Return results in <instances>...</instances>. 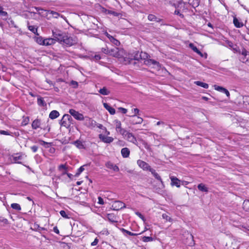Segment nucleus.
Wrapping results in <instances>:
<instances>
[{
	"label": "nucleus",
	"mask_w": 249,
	"mask_h": 249,
	"mask_svg": "<svg viewBox=\"0 0 249 249\" xmlns=\"http://www.w3.org/2000/svg\"><path fill=\"white\" fill-rule=\"evenodd\" d=\"M137 164L140 167H141L144 170H148L150 171V170L152 169L148 163L142 160H138L137 161Z\"/></svg>",
	"instance_id": "nucleus-10"
},
{
	"label": "nucleus",
	"mask_w": 249,
	"mask_h": 249,
	"mask_svg": "<svg viewBox=\"0 0 249 249\" xmlns=\"http://www.w3.org/2000/svg\"><path fill=\"white\" fill-rule=\"evenodd\" d=\"M244 103L246 107L249 109V97H247L244 99Z\"/></svg>",
	"instance_id": "nucleus-44"
},
{
	"label": "nucleus",
	"mask_w": 249,
	"mask_h": 249,
	"mask_svg": "<svg viewBox=\"0 0 249 249\" xmlns=\"http://www.w3.org/2000/svg\"><path fill=\"white\" fill-rule=\"evenodd\" d=\"M60 40V43L65 44L69 46H71L75 44L77 42V40L75 38L69 36L65 35L64 37L59 38Z\"/></svg>",
	"instance_id": "nucleus-2"
},
{
	"label": "nucleus",
	"mask_w": 249,
	"mask_h": 249,
	"mask_svg": "<svg viewBox=\"0 0 249 249\" xmlns=\"http://www.w3.org/2000/svg\"><path fill=\"white\" fill-rule=\"evenodd\" d=\"M190 46L191 47V48L192 49V50L195 52H196V53H197V54H200V55H202L201 54V53L200 52V51L196 48V46H194L192 44H190Z\"/></svg>",
	"instance_id": "nucleus-39"
},
{
	"label": "nucleus",
	"mask_w": 249,
	"mask_h": 249,
	"mask_svg": "<svg viewBox=\"0 0 249 249\" xmlns=\"http://www.w3.org/2000/svg\"><path fill=\"white\" fill-rule=\"evenodd\" d=\"M108 13L112 14L113 15H114L115 16H117L118 15V14L114 11H110L108 12Z\"/></svg>",
	"instance_id": "nucleus-60"
},
{
	"label": "nucleus",
	"mask_w": 249,
	"mask_h": 249,
	"mask_svg": "<svg viewBox=\"0 0 249 249\" xmlns=\"http://www.w3.org/2000/svg\"><path fill=\"white\" fill-rule=\"evenodd\" d=\"M0 221L4 223H7L8 222L7 219L4 218H2L1 219H0Z\"/></svg>",
	"instance_id": "nucleus-63"
},
{
	"label": "nucleus",
	"mask_w": 249,
	"mask_h": 249,
	"mask_svg": "<svg viewBox=\"0 0 249 249\" xmlns=\"http://www.w3.org/2000/svg\"><path fill=\"white\" fill-rule=\"evenodd\" d=\"M60 214L62 217H63L64 218H69L68 215L67 214V213L65 211H63V210L61 211L60 212Z\"/></svg>",
	"instance_id": "nucleus-48"
},
{
	"label": "nucleus",
	"mask_w": 249,
	"mask_h": 249,
	"mask_svg": "<svg viewBox=\"0 0 249 249\" xmlns=\"http://www.w3.org/2000/svg\"><path fill=\"white\" fill-rule=\"evenodd\" d=\"M113 124L117 132H119L121 135H124V133H125L126 130L122 127V124L119 120H115L113 121Z\"/></svg>",
	"instance_id": "nucleus-4"
},
{
	"label": "nucleus",
	"mask_w": 249,
	"mask_h": 249,
	"mask_svg": "<svg viewBox=\"0 0 249 249\" xmlns=\"http://www.w3.org/2000/svg\"><path fill=\"white\" fill-rule=\"evenodd\" d=\"M44 39L42 37L39 36L36 38V41L38 44L43 45Z\"/></svg>",
	"instance_id": "nucleus-37"
},
{
	"label": "nucleus",
	"mask_w": 249,
	"mask_h": 249,
	"mask_svg": "<svg viewBox=\"0 0 249 249\" xmlns=\"http://www.w3.org/2000/svg\"><path fill=\"white\" fill-rule=\"evenodd\" d=\"M121 152L122 156L124 158H128L129 156L130 150L127 147L122 148Z\"/></svg>",
	"instance_id": "nucleus-18"
},
{
	"label": "nucleus",
	"mask_w": 249,
	"mask_h": 249,
	"mask_svg": "<svg viewBox=\"0 0 249 249\" xmlns=\"http://www.w3.org/2000/svg\"><path fill=\"white\" fill-rule=\"evenodd\" d=\"M106 166L107 168L112 169L115 172H118L119 171V167L116 165L111 162H108L106 163Z\"/></svg>",
	"instance_id": "nucleus-16"
},
{
	"label": "nucleus",
	"mask_w": 249,
	"mask_h": 249,
	"mask_svg": "<svg viewBox=\"0 0 249 249\" xmlns=\"http://www.w3.org/2000/svg\"><path fill=\"white\" fill-rule=\"evenodd\" d=\"M194 83L195 84H196V85H197L198 86H200V87H201L202 88H204L205 89H208L209 88V85H208V84L205 83H203L202 82L195 81L194 82Z\"/></svg>",
	"instance_id": "nucleus-27"
},
{
	"label": "nucleus",
	"mask_w": 249,
	"mask_h": 249,
	"mask_svg": "<svg viewBox=\"0 0 249 249\" xmlns=\"http://www.w3.org/2000/svg\"><path fill=\"white\" fill-rule=\"evenodd\" d=\"M170 178L171 182V185L172 186H176L179 188L180 186V180H179L177 178L174 176H170Z\"/></svg>",
	"instance_id": "nucleus-13"
},
{
	"label": "nucleus",
	"mask_w": 249,
	"mask_h": 249,
	"mask_svg": "<svg viewBox=\"0 0 249 249\" xmlns=\"http://www.w3.org/2000/svg\"><path fill=\"white\" fill-rule=\"evenodd\" d=\"M53 231L57 233V234H59V230L58 229L57 227H54L53 229Z\"/></svg>",
	"instance_id": "nucleus-58"
},
{
	"label": "nucleus",
	"mask_w": 249,
	"mask_h": 249,
	"mask_svg": "<svg viewBox=\"0 0 249 249\" xmlns=\"http://www.w3.org/2000/svg\"><path fill=\"white\" fill-rule=\"evenodd\" d=\"M190 4L192 5L193 7H196L199 4V0H189Z\"/></svg>",
	"instance_id": "nucleus-31"
},
{
	"label": "nucleus",
	"mask_w": 249,
	"mask_h": 249,
	"mask_svg": "<svg viewBox=\"0 0 249 249\" xmlns=\"http://www.w3.org/2000/svg\"><path fill=\"white\" fill-rule=\"evenodd\" d=\"M150 172H151V173L152 174V175L154 176V177L157 179L158 180H159L160 183H161V186L162 188H164V183L162 181V179L161 178V177L159 175V174L156 172V171L153 169H151L150 171Z\"/></svg>",
	"instance_id": "nucleus-15"
},
{
	"label": "nucleus",
	"mask_w": 249,
	"mask_h": 249,
	"mask_svg": "<svg viewBox=\"0 0 249 249\" xmlns=\"http://www.w3.org/2000/svg\"><path fill=\"white\" fill-rule=\"evenodd\" d=\"M98 239L96 238L91 243V246H95L98 244Z\"/></svg>",
	"instance_id": "nucleus-55"
},
{
	"label": "nucleus",
	"mask_w": 249,
	"mask_h": 249,
	"mask_svg": "<svg viewBox=\"0 0 249 249\" xmlns=\"http://www.w3.org/2000/svg\"><path fill=\"white\" fill-rule=\"evenodd\" d=\"M175 14L179 15L180 17H183V15L180 14L178 10H176L175 11Z\"/></svg>",
	"instance_id": "nucleus-61"
},
{
	"label": "nucleus",
	"mask_w": 249,
	"mask_h": 249,
	"mask_svg": "<svg viewBox=\"0 0 249 249\" xmlns=\"http://www.w3.org/2000/svg\"><path fill=\"white\" fill-rule=\"evenodd\" d=\"M243 209L246 211H249V200H245L243 204Z\"/></svg>",
	"instance_id": "nucleus-32"
},
{
	"label": "nucleus",
	"mask_w": 249,
	"mask_h": 249,
	"mask_svg": "<svg viewBox=\"0 0 249 249\" xmlns=\"http://www.w3.org/2000/svg\"><path fill=\"white\" fill-rule=\"evenodd\" d=\"M70 119H71V117L69 115L65 114L63 115L60 122L61 125L66 126L68 125L67 121H69Z\"/></svg>",
	"instance_id": "nucleus-14"
},
{
	"label": "nucleus",
	"mask_w": 249,
	"mask_h": 249,
	"mask_svg": "<svg viewBox=\"0 0 249 249\" xmlns=\"http://www.w3.org/2000/svg\"><path fill=\"white\" fill-rule=\"evenodd\" d=\"M122 135L131 142L136 143L137 142L136 138L135 137L134 135L132 133L129 132L126 130H125V133H124V135Z\"/></svg>",
	"instance_id": "nucleus-5"
},
{
	"label": "nucleus",
	"mask_w": 249,
	"mask_h": 249,
	"mask_svg": "<svg viewBox=\"0 0 249 249\" xmlns=\"http://www.w3.org/2000/svg\"><path fill=\"white\" fill-rule=\"evenodd\" d=\"M110 55L122 59L123 62L126 64L130 62L129 58L125 51L123 49L115 48L110 50Z\"/></svg>",
	"instance_id": "nucleus-1"
},
{
	"label": "nucleus",
	"mask_w": 249,
	"mask_h": 249,
	"mask_svg": "<svg viewBox=\"0 0 249 249\" xmlns=\"http://www.w3.org/2000/svg\"><path fill=\"white\" fill-rule=\"evenodd\" d=\"M84 165L82 166L78 169L77 173L75 175L76 176H78L84 170Z\"/></svg>",
	"instance_id": "nucleus-43"
},
{
	"label": "nucleus",
	"mask_w": 249,
	"mask_h": 249,
	"mask_svg": "<svg viewBox=\"0 0 249 249\" xmlns=\"http://www.w3.org/2000/svg\"><path fill=\"white\" fill-rule=\"evenodd\" d=\"M23 159V155L21 154H17L13 157V160L15 162L21 163V160Z\"/></svg>",
	"instance_id": "nucleus-21"
},
{
	"label": "nucleus",
	"mask_w": 249,
	"mask_h": 249,
	"mask_svg": "<svg viewBox=\"0 0 249 249\" xmlns=\"http://www.w3.org/2000/svg\"><path fill=\"white\" fill-rule=\"evenodd\" d=\"M53 36L58 41L60 42L59 38L64 37L65 35L61 33L60 32H53Z\"/></svg>",
	"instance_id": "nucleus-20"
},
{
	"label": "nucleus",
	"mask_w": 249,
	"mask_h": 249,
	"mask_svg": "<svg viewBox=\"0 0 249 249\" xmlns=\"http://www.w3.org/2000/svg\"><path fill=\"white\" fill-rule=\"evenodd\" d=\"M58 169L59 171H63V170H67V167L66 164L60 165L58 166Z\"/></svg>",
	"instance_id": "nucleus-41"
},
{
	"label": "nucleus",
	"mask_w": 249,
	"mask_h": 249,
	"mask_svg": "<svg viewBox=\"0 0 249 249\" xmlns=\"http://www.w3.org/2000/svg\"><path fill=\"white\" fill-rule=\"evenodd\" d=\"M118 109L121 111L123 114H125L127 112V110L126 108L120 107L118 108Z\"/></svg>",
	"instance_id": "nucleus-51"
},
{
	"label": "nucleus",
	"mask_w": 249,
	"mask_h": 249,
	"mask_svg": "<svg viewBox=\"0 0 249 249\" xmlns=\"http://www.w3.org/2000/svg\"><path fill=\"white\" fill-rule=\"evenodd\" d=\"M112 207L114 210L118 211L125 208V205L122 201H115L113 203Z\"/></svg>",
	"instance_id": "nucleus-7"
},
{
	"label": "nucleus",
	"mask_w": 249,
	"mask_h": 249,
	"mask_svg": "<svg viewBox=\"0 0 249 249\" xmlns=\"http://www.w3.org/2000/svg\"><path fill=\"white\" fill-rule=\"evenodd\" d=\"M122 231L124 232H125L127 234L130 235V236H135L137 235L136 233H133V232H131L128 231H127L124 229H122Z\"/></svg>",
	"instance_id": "nucleus-46"
},
{
	"label": "nucleus",
	"mask_w": 249,
	"mask_h": 249,
	"mask_svg": "<svg viewBox=\"0 0 249 249\" xmlns=\"http://www.w3.org/2000/svg\"><path fill=\"white\" fill-rule=\"evenodd\" d=\"M99 138L103 142L107 143H110L114 140V139L112 137L106 136L103 134L99 135Z\"/></svg>",
	"instance_id": "nucleus-11"
},
{
	"label": "nucleus",
	"mask_w": 249,
	"mask_h": 249,
	"mask_svg": "<svg viewBox=\"0 0 249 249\" xmlns=\"http://www.w3.org/2000/svg\"><path fill=\"white\" fill-rule=\"evenodd\" d=\"M0 15H1V16H5L7 15V12H6L5 11H2L1 13H0Z\"/></svg>",
	"instance_id": "nucleus-64"
},
{
	"label": "nucleus",
	"mask_w": 249,
	"mask_h": 249,
	"mask_svg": "<svg viewBox=\"0 0 249 249\" xmlns=\"http://www.w3.org/2000/svg\"><path fill=\"white\" fill-rule=\"evenodd\" d=\"M107 218L111 222H117L116 217L114 214L109 213L107 215Z\"/></svg>",
	"instance_id": "nucleus-24"
},
{
	"label": "nucleus",
	"mask_w": 249,
	"mask_h": 249,
	"mask_svg": "<svg viewBox=\"0 0 249 249\" xmlns=\"http://www.w3.org/2000/svg\"><path fill=\"white\" fill-rule=\"evenodd\" d=\"M146 65L149 66H152L153 68L159 70L160 65L159 62L153 59H148L145 61Z\"/></svg>",
	"instance_id": "nucleus-9"
},
{
	"label": "nucleus",
	"mask_w": 249,
	"mask_h": 249,
	"mask_svg": "<svg viewBox=\"0 0 249 249\" xmlns=\"http://www.w3.org/2000/svg\"><path fill=\"white\" fill-rule=\"evenodd\" d=\"M40 143L42 145H45L46 144H49V143H48L47 142H44L43 141H40Z\"/></svg>",
	"instance_id": "nucleus-59"
},
{
	"label": "nucleus",
	"mask_w": 249,
	"mask_h": 249,
	"mask_svg": "<svg viewBox=\"0 0 249 249\" xmlns=\"http://www.w3.org/2000/svg\"><path fill=\"white\" fill-rule=\"evenodd\" d=\"M69 112L76 120H77L79 121H83L85 119V118L82 114L79 113V112L76 111L75 110H74L73 109H70Z\"/></svg>",
	"instance_id": "nucleus-3"
},
{
	"label": "nucleus",
	"mask_w": 249,
	"mask_h": 249,
	"mask_svg": "<svg viewBox=\"0 0 249 249\" xmlns=\"http://www.w3.org/2000/svg\"><path fill=\"white\" fill-rule=\"evenodd\" d=\"M28 29L30 31H32L34 33L37 32V28L34 26L30 25L28 26Z\"/></svg>",
	"instance_id": "nucleus-42"
},
{
	"label": "nucleus",
	"mask_w": 249,
	"mask_h": 249,
	"mask_svg": "<svg viewBox=\"0 0 249 249\" xmlns=\"http://www.w3.org/2000/svg\"><path fill=\"white\" fill-rule=\"evenodd\" d=\"M102 51L105 54H110V50H108L107 47L103 48L102 49Z\"/></svg>",
	"instance_id": "nucleus-45"
},
{
	"label": "nucleus",
	"mask_w": 249,
	"mask_h": 249,
	"mask_svg": "<svg viewBox=\"0 0 249 249\" xmlns=\"http://www.w3.org/2000/svg\"><path fill=\"white\" fill-rule=\"evenodd\" d=\"M85 125L89 128H93L97 125V123L91 118L86 117Z\"/></svg>",
	"instance_id": "nucleus-8"
},
{
	"label": "nucleus",
	"mask_w": 249,
	"mask_h": 249,
	"mask_svg": "<svg viewBox=\"0 0 249 249\" xmlns=\"http://www.w3.org/2000/svg\"><path fill=\"white\" fill-rule=\"evenodd\" d=\"M110 42L116 46H118L120 44L119 41L114 38H112V40L110 41Z\"/></svg>",
	"instance_id": "nucleus-40"
},
{
	"label": "nucleus",
	"mask_w": 249,
	"mask_h": 249,
	"mask_svg": "<svg viewBox=\"0 0 249 249\" xmlns=\"http://www.w3.org/2000/svg\"><path fill=\"white\" fill-rule=\"evenodd\" d=\"M55 43V40L52 38H48L44 39L43 45L49 46L54 44Z\"/></svg>",
	"instance_id": "nucleus-17"
},
{
	"label": "nucleus",
	"mask_w": 249,
	"mask_h": 249,
	"mask_svg": "<svg viewBox=\"0 0 249 249\" xmlns=\"http://www.w3.org/2000/svg\"><path fill=\"white\" fill-rule=\"evenodd\" d=\"M37 103L39 105H44V100L42 98L38 99Z\"/></svg>",
	"instance_id": "nucleus-54"
},
{
	"label": "nucleus",
	"mask_w": 249,
	"mask_h": 249,
	"mask_svg": "<svg viewBox=\"0 0 249 249\" xmlns=\"http://www.w3.org/2000/svg\"><path fill=\"white\" fill-rule=\"evenodd\" d=\"M38 10H37V11L40 14L42 13V12L44 11L46 12L47 15L51 14L54 18H58L60 16L59 14L56 12H54L53 11H49V10L46 11V10H44L41 8H38Z\"/></svg>",
	"instance_id": "nucleus-12"
},
{
	"label": "nucleus",
	"mask_w": 249,
	"mask_h": 249,
	"mask_svg": "<svg viewBox=\"0 0 249 249\" xmlns=\"http://www.w3.org/2000/svg\"><path fill=\"white\" fill-rule=\"evenodd\" d=\"M98 204H101V205H103L104 204V200L101 197L99 196L98 197Z\"/></svg>",
	"instance_id": "nucleus-52"
},
{
	"label": "nucleus",
	"mask_w": 249,
	"mask_h": 249,
	"mask_svg": "<svg viewBox=\"0 0 249 249\" xmlns=\"http://www.w3.org/2000/svg\"><path fill=\"white\" fill-rule=\"evenodd\" d=\"M148 19L150 21H159L158 18L154 15L150 14L148 16Z\"/></svg>",
	"instance_id": "nucleus-36"
},
{
	"label": "nucleus",
	"mask_w": 249,
	"mask_h": 249,
	"mask_svg": "<svg viewBox=\"0 0 249 249\" xmlns=\"http://www.w3.org/2000/svg\"><path fill=\"white\" fill-rule=\"evenodd\" d=\"M240 60L242 62L249 65V53L248 54V57L246 56V57H244L243 56H242L240 57Z\"/></svg>",
	"instance_id": "nucleus-33"
},
{
	"label": "nucleus",
	"mask_w": 249,
	"mask_h": 249,
	"mask_svg": "<svg viewBox=\"0 0 249 249\" xmlns=\"http://www.w3.org/2000/svg\"><path fill=\"white\" fill-rule=\"evenodd\" d=\"M129 123L131 124L135 125L141 124L143 122V119L141 117L136 115L135 117H130Z\"/></svg>",
	"instance_id": "nucleus-6"
},
{
	"label": "nucleus",
	"mask_w": 249,
	"mask_h": 249,
	"mask_svg": "<svg viewBox=\"0 0 249 249\" xmlns=\"http://www.w3.org/2000/svg\"><path fill=\"white\" fill-rule=\"evenodd\" d=\"M223 88H223L222 87L218 86H216V85L214 86V89H215L217 91H220V92H221L222 90H223Z\"/></svg>",
	"instance_id": "nucleus-49"
},
{
	"label": "nucleus",
	"mask_w": 249,
	"mask_h": 249,
	"mask_svg": "<svg viewBox=\"0 0 249 249\" xmlns=\"http://www.w3.org/2000/svg\"><path fill=\"white\" fill-rule=\"evenodd\" d=\"M222 92H223L228 97H230V92L227 89H226L225 88H223V90H222L221 91Z\"/></svg>",
	"instance_id": "nucleus-50"
},
{
	"label": "nucleus",
	"mask_w": 249,
	"mask_h": 249,
	"mask_svg": "<svg viewBox=\"0 0 249 249\" xmlns=\"http://www.w3.org/2000/svg\"><path fill=\"white\" fill-rule=\"evenodd\" d=\"M233 24L235 25V26L237 28H240L243 26V23L242 22H240L239 20L236 18H233Z\"/></svg>",
	"instance_id": "nucleus-25"
},
{
	"label": "nucleus",
	"mask_w": 249,
	"mask_h": 249,
	"mask_svg": "<svg viewBox=\"0 0 249 249\" xmlns=\"http://www.w3.org/2000/svg\"><path fill=\"white\" fill-rule=\"evenodd\" d=\"M103 105L105 108L108 110L110 114L113 115L115 113V110L114 108L111 107L107 103H104Z\"/></svg>",
	"instance_id": "nucleus-22"
},
{
	"label": "nucleus",
	"mask_w": 249,
	"mask_h": 249,
	"mask_svg": "<svg viewBox=\"0 0 249 249\" xmlns=\"http://www.w3.org/2000/svg\"><path fill=\"white\" fill-rule=\"evenodd\" d=\"M131 115H129V117H135L136 115H139L140 110L137 108H134L131 109Z\"/></svg>",
	"instance_id": "nucleus-29"
},
{
	"label": "nucleus",
	"mask_w": 249,
	"mask_h": 249,
	"mask_svg": "<svg viewBox=\"0 0 249 249\" xmlns=\"http://www.w3.org/2000/svg\"><path fill=\"white\" fill-rule=\"evenodd\" d=\"M11 207L13 209H15V210H16L18 211L21 210V207L19 205V204H18V203H12L11 205Z\"/></svg>",
	"instance_id": "nucleus-34"
},
{
	"label": "nucleus",
	"mask_w": 249,
	"mask_h": 249,
	"mask_svg": "<svg viewBox=\"0 0 249 249\" xmlns=\"http://www.w3.org/2000/svg\"><path fill=\"white\" fill-rule=\"evenodd\" d=\"M197 188L199 190L204 192H207L208 191V189L207 187L203 183H200L198 185Z\"/></svg>",
	"instance_id": "nucleus-26"
},
{
	"label": "nucleus",
	"mask_w": 249,
	"mask_h": 249,
	"mask_svg": "<svg viewBox=\"0 0 249 249\" xmlns=\"http://www.w3.org/2000/svg\"><path fill=\"white\" fill-rule=\"evenodd\" d=\"M40 120L36 119L33 122L32 124V127L34 129H36L40 127Z\"/></svg>",
	"instance_id": "nucleus-19"
},
{
	"label": "nucleus",
	"mask_w": 249,
	"mask_h": 249,
	"mask_svg": "<svg viewBox=\"0 0 249 249\" xmlns=\"http://www.w3.org/2000/svg\"><path fill=\"white\" fill-rule=\"evenodd\" d=\"M30 121V118L29 117H25L23 116L22 121L21 122V125L22 126H25L28 124Z\"/></svg>",
	"instance_id": "nucleus-30"
},
{
	"label": "nucleus",
	"mask_w": 249,
	"mask_h": 249,
	"mask_svg": "<svg viewBox=\"0 0 249 249\" xmlns=\"http://www.w3.org/2000/svg\"><path fill=\"white\" fill-rule=\"evenodd\" d=\"M152 238L151 237H149V236H144L143 237V242H149V241H152Z\"/></svg>",
	"instance_id": "nucleus-47"
},
{
	"label": "nucleus",
	"mask_w": 249,
	"mask_h": 249,
	"mask_svg": "<svg viewBox=\"0 0 249 249\" xmlns=\"http://www.w3.org/2000/svg\"><path fill=\"white\" fill-rule=\"evenodd\" d=\"M162 217L163 219L166 220V221H172V218L167 213H163L162 215Z\"/></svg>",
	"instance_id": "nucleus-38"
},
{
	"label": "nucleus",
	"mask_w": 249,
	"mask_h": 249,
	"mask_svg": "<svg viewBox=\"0 0 249 249\" xmlns=\"http://www.w3.org/2000/svg\"><path fill=\"white\" fill-rule=\"evenodd\" d=\"M136 214L139 216L141 218H142V220L144 219V217L143 216V215L140 213L139 212H137L136 213Z\"/></svg>",
	"instance_id": "nucleus-62"
},
{
	"label": "nucleus",
	"mask_w": 249,
	"mask_h": 249,
	"mask_svg": "<svg viewBox=\"0 0 249 249\" xmlns=\"http://www.w3.org/2000/svg\"><path fill=\"white\" fill-rule=\"evenodd\" d=\"M99 92L104 95H108L109 93V91L107 90V89L105 88H103V89H100Z\"/></svg>",
	"instance_id": "nucleus-35"
},
{
	"label": "nucleus",
	"mask_w": 249,
	"mask_h": 249,
	"mask_svg": "<svg viewBox=\"0 0 249 249\" xmlns=\"http://www.w3.org/2000/svg\"><path fill=\"white\" fill-rule=\"evenodd\" d=\"M74 145L79 149H84L85 148V146L83 144L82 142L80 141L77 140L74 142Z\"/></svg>",
	"instance_id": "nucleus-28"
},
{
	"label": "nucleus",
	"mask_w": 249,
	"mask_h": 249,
	"mask_svg": "<svg viewBox=\"0 0 249 249\" xmlns=\"http://www.w3.org/2000/svg\"><path fill=\"white\" fill-rule=\"evenodd\" d=\"M0 134H1V135H9L10 133L7 131L0 130Z\"/></svg>",
	"instance_id": "nucleus-53"
},
{
	"label": "nucleus",
	"mask_w": 249,
	"mask_h": 249,
	"mask_svg": "<svg viewBox=\"0 0 249 249\" xmlns=\"http://www.w3.org/2000/svg\"><path fill=\"white\" fill-rule=\"evenodd\" d=\"M59 115V112L56 110H53L52 111L50 114H49V117L51 119H54L56 118H57Z\"/></svg>",
	"instance_id": "nucleus-23"
},
{
	"label": "nucleus",
	"mask_w": 249,
	"mask_h": 249,
	"mask_svg": "<svg viewBox=\"0 0 249 249\" xmlns=\"http://www.w3.org/2000/svg\"><path fill=\"white\" fill-rule=\"evenodd\" d=\"M38 147L36 145H34L31 147V149L34 152H36L37 150Z\"/></svg>",
	"instance_id": "nucleus-56"
},
{
	"label": "nucleus",
	"mask_w": 249,
	"mask_h": 249,
	"mask_svg": "<svg viewBox=\"0 0 249 249\" xmlns=\"http://www.w3.org/2000/svg\"><path fill=\"white\" fill-rule=\"evenodd\" d=\"M249 53H248L247 52L246 50L243 51L242 53V56H243V57H246V56L248 57V54Z\"/></svg>",
	"instance_id": "nucleus-57"
}]
</instances>
